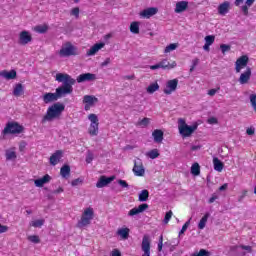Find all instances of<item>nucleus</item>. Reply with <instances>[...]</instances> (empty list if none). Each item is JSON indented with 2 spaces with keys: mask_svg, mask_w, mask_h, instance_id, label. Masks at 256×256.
<instances>
[{
  "mask_svg": "<svg viewBox=\"0 0 256 256\" xmlns=\"http://www.w3.org/2000/svg\"><path fill=\"white\" fill-rule=\"evenodd\" d=\"M246 133L247 135H255V128H247Z\"/></svg>",
  "mask_w": 256,
  "mask_h": 256,
  "instance_id": "obj_59",
  "label": "nucleus"
},
{
  "mask_svg": "<svg viewBox=\"0 0 256 256\" xmlns=\"http://www.w3.org/2000/svg\"><path fill=\"white\" fill-rule=\"evenodd\" d=\"M138 199L141 202L147 201L149 199V190L147 189L142 190L138 196Z\"/></svg>",
  "mask_w": 256,
  "mask_h": 256,
  "instance_id": "obj_37",
  "label": "nucleus"
},
{
  "mask_svg": "<svg viewBox=\"0 0 256 256\" xmlns=\"http://www.w3.org/2000/svg\"><path fill=\"white\" fill-rule=\"evenodd\" d=\"M235 249H243L244 251H246L247 253H253V247L251 246H247V245H239V246H235Z\"/></svg>",
  "mask_w": 256,
  "mask_h": 256,
  "instance_id": "obj_41",
  "label": "nucleus"
},
{
  "mask_svg": "<svg viewBox=\"0 0 256 256\" xmlns=\"http://www.w3.org/2000/svg\"><path fill=\"white\" fill-rule=\"evenodd\" d=\"M175 49H177V44H169L168 46H166L164 53H171V51H175Z\"/></svg>",
  "mask_w": 256,
  "mask_h": 256,
  "instance_id": "obj_43",
  "label": "nucleus"
},
{
  "mask_svg": "<svg viewBox=\"0 0 256 256\" xmlns=\"http://www.w3.org/2000/svg\"><path fill=\"white\" fill-rule=\"evenodd\" d=\"M59 55L60 57H71L72 55H77V48H75L71 42H66L59 50Z\"/></svg>",
  "mask_w": 256,
  "mask_h": 256,
  "instance_id": "obj_7",
  "label": "nucleus"
},
{
  "mask_svg": "<svg viewBox=\"0 0 256 256\" xmlns=\"http://www.w3.org/2000/svg\"><path fill=\"white\" fill-rule=\"evenodd\" d=\"M150 119L149 118H143L140 122L139 125H143V127H147L149 125Z\"/></svg>",
  "mask_w": 256,
  "mask_h": 256,
  "instance_id": "obj_53",
  "label": "nucleus"
},
{
  "mask_svg": "<svg viewBox=\"0 0 256 256\" xmlns=\"http://www.w3.org/2000/svg\"><path fill=\"white\" fill-rule=\"evenodd\" d=\"M251 75H252L251 67H247L246 70L240 74L238 83H240V85H247V83L251 81Z\"/></svg>",
  "mask_w": 256,
  "mask_h": 256,
  "instance_id": "obj_13",
  "label": "nucleus"
},
{
  "mask_svg": "<svg viewBox=\"0 0 256 256\" xmlns=\"http://www.w3.org/2000/svg\"><path fill=\"white\" fill-rule=\"evenodd\" d=\"M132 171L136 177H143V175H145V167L143 166V162H141V160L138 162L135 161Z\"/></svg>",
  "mask_w": 256,
  "mask_h": 256,
  "instance_id": "obj_15",
  "label": "nucleus"
},
{
  "mask_svg": "<svg viewBox=\"0 0 256 256\" xmlns=\"http://www.w3.org/2000/svg\"><path fill=\"white\" fill-rule=\"evenodd\" d=\"M250 103L252 105V108L254 109L256 113V94L250 95Z\"/></svg>",
  "mask_w": 256,
  "mask_h": 256,
  "instance_id": "obj_47",
  "label": "nucleus"
},
{
  "mask_svg": "<svg viewBox=\"0 0 256 256\" xmlns=\"http://www.w3.org/2000/svg\"><path fill=\"white\" fill-rule=\"evenodd\" d=\"M205 43L207 44V45H212V44H214L215 43V36H213V35H208V36H206L205 37Z\"/></svg>",
  "mask_w": 256,
  "mask_h": 256,
  "instance_id": "obj_45",
  "label": "nucleus"
},
{
  "mask_svg": "<svg viewBox=\"0 0 256 256\" xmlns=\"http://www.w3.org/2000/svg\"><path fill=\"white\" fill-rule=\"evenodd\" d=\"M97 79V75L93 73H83L80 74L75 81L77 83H85V81H95Z\"/></svg>",
  "mask_w": 256,
  "mask_h": 256,
  "instance_id": "obj_17",
  "label": "nucleus"
},
{
  "mask_svg": "<svg viewBox=\"0 0 256 256\" xmlns=\"http://www.w3.org/2000/svg\"><path fill=\"white\" fill-rule=\"evenodd\" d=\"M147 93H149L150 95H153V93H155V91H159V83L153 82L151 83L147 89H146Z\"/></svg>",
  "mask_w": 256,
  "mask_h": 256,
  "instance_id": "obj_33",
  "label": "nucleus"
},
{
  "mask_svg": "<svg viewBox=\"0 0 256 256\" xmlns=\"http://www.w3.org/2000/svg\"><path fill=\"white\" fill-rule=\"evenodd\" d=\"M51 181V177L49 174H45L42 178L34 180L35 187H43V185L49 183Z\"/></svg>",
  "mask_w": 256,
  "mask_h": 256,
  "instance_id": "obj_21",
  "label": "nucleus"
},
{
  "mask_svg": "<svg viewBox=\"0 0 256 256\" xmlns=\"http://www.w3.org/2000/svg\"><path fill=\"white\" fill-rule=\"evenodd\" d=\"M56 81L58 83H63L62 86L56 89L57 97H63L64 95H71L73 93V85H75L76 80L67 73H57Z\"/></svg>",
  "mask_w": 256,
  "mask_h": 256,
  "instance_id": "obj_1",
  "label": "nucleus"
},
{
  "mask_svg": "<svg viewBox=\"0 0 256 256\" xmlns=\"http://www.w3.org/2000/svg\"><path fill=\"white\" fill-rule=\"evenodd\" d=\"M83 183V180L81 178H77V179H74L72 182H71V185L72 187H77V185Z\"/></svg>",
  "mask_w": 256,
  "mask_h": 256,
  "instance_id": "obj_52",
  "label": "nucleus"
},
{
  "mask_svg": "<svg viewBox=\"0 0 256 256\" xmlns=\"http://www.w3.org/2000/svg\"><path fill=\"white\" fill-rule=\"evenodd\" d=\"M231 9V2L224 1L218 6V13L219 15L225 16L227 13H229Z\"/></svg>",
  "mask_w": 256,
  "mask_h": 256,
  "instance_id": "obj_19",
  "label": "nucleus"
},
{
  "mask_svg": "<svg viewBox=\"0 0 256 256\" xmlns=\"http://www.w3.org/2000/svg\"><path fill=\"white\" fill-rule=\"evenodd\" d=\"M159 13V8L157 7H149L144 10H142L139 15L141 19H151L154 15H157Z\"/></svg>",
  "mask_w": 256,
  "mask_h": 256,
  "instance_id": "obj_12",
  "label": "nucleus"
},
{
  "mask_svg": "<svg viewBox=\"0 0 256 256\" xmlns=\"http://www.w3.org/2000/svg\"><path fill=\"white\" fill-rule=\"evenodd\" d=\"M103 47H105V43H103V42L94 44V45L86 52L87 57H93V55H97V53H99V51H101V49H103Z\"/></svg>",
  "mask_w": 256,
  "mask_h": 256,
  "instance_id": "obj_18",
  "label": "nucleus"
},
{
  "mask_svg": "<svg viewBox=\"0 0 256 256\" xmlns=\"http://www.w3.org/2000/svg\"><path fill=\"white\" fill-rule=\"evenodd\" d=\"M33 41V36H31V33L27 30H24L20 32L18 43L19 45H29Z\"/></svg>",
  "mask_w": 256,
  "mask_h": 256,
  "instance_id": "obj_11",
  "label": "nucleus"
},
{
  "mask_svg": "<svg viewBox=\"0 0 256 256\" xmlns=\"http://www.w3.org/2000/svg\"><path fill=\"white\" fill-rule=\"evenodd\" d=\"M9 231V227L0 224V233H7Z\"/></svg>",
  "mask_w": 256,
  "mask_h": 256,
  "instance_id": "obj_56",
  "label": "nucleus"
},
{
  "mask_svg": "<svg viewBox=\"0 0 256 256\" xmlns=\"http://www.w3.org/2000/svg\"><path fill=\"white\" fill-rule=\"evenodd\" d=\"M219 89H221V88H217V89H210L209 91H208V95L210 96V97H214V95H216L217 94V91H219Z\"/></svg>",
  "mask_w": 256,
  "mask_h": 256,
  "instance_id": "obj_55",
  "label": "nucleus"
},
{
  "mask_svg": "<svg viewBox=\"0 0 256 256\" xmlns=\"http://www.w3.org/2000/svg\"><path fill=\"white\" fill-rule=\"evenodd\" d=\"M21 95H23V84L18 83L14 87L13 96L14 97H21Z\"/></svg>",
  "mask_w": 256,
  "mask_h": 256,
  "instance_id": "obj_32",
  "label": "nucleus"
},
{
  "mask_svg": "<svg viewBox=\"0 0 256 256\" xmlns=\"http://www.w3.org/2000/svg\"><path fill=\"white\" fill-rule=\"evenodd\" d=\"M213 165L214 170L218 171V173H221V171H223V167H225V164H223V162L217 157L213 158Z\"/></svg>",
  "mask_w": 256,
  "mask_h": 256,
  "instance_id": "obj_30",
  "label": "nucleus"
},
{
  "mask_svg": "<svg viewBox=\"0 0 256 256\" xmlns=\"http://www.w3.org/2000/svg\"><path fill=\"white\" fill-rule=\"evenodd\" d=\"M95 218V210L92 207H88L84 209L80 220L77 223V227L80 229L83 227H87V225H91V221Z\"/></svg>",
  "mask_w": 256,
  "mask_h": 256,
  "instance_id": "obj_4",
  "label": "nucleus"
},
{
  "mask_svg": "<svg viewBox=\"0 0 256 256\" xmlns=\"http://www.w3.org/2000/svg\"><path fill=\"white\" fill-rule=\"evenodd\" d=\"M173 217V211H168L164 217V223H169L171 221V218Z\"/></svg>",
  "mask_w": 256,
  "mask_h": 256,
  "instance_id": "obj_49",
  "label": "nucleus"
},
{
  "mask_svg": "<svg viewBox=\"0 0 256 256\" xmlns=\"http://www.w3.org/2000/svg\"><path fill=\"white\" fill-rule=\"evenodd\" d=\"M111 63V58H106L105 61L101 63V67H107Z\"/></svg>",
  "mask_w": 256,
  "mask_h": 256,
  "instance_id": "obj_57",
  "label": "nucleus"
},
{
  "mask_svg": "<svg viewBox=\"0 0 256 256\" xmlns=\"http://www.w3.org/2000/svg\"><path fill=\"white\" fill-rule=\"evenodd\" d=\"M178 129L182 137H191V135L197 131V125L189 126L185 120L180 119Z\"/></svg>",
  "mask_w": 256,
  "mask_h": 256,
  "instance_id": "obj_6",
  "label": "nucleus"
},
{
  "mask_svg": "<svg viewBox=\"0 0 256 256\" xmlns=\"http://www.w3.org/2000/svg\"><path fill=\"white\" fill-rule=\"evenodd\" d=\"M25 131V127L19 122L11 121L6 124L2 131V135H21Z\"/></svg>",
  "mask_w": 256,
  "mask_h": 256,
  "instance_id": "obj_3",
  "label": "nucleus"
},
{
  "mask_svg": "<svg viewBox=\"0 0 256 256\" xmlns=\"http://www.w3.org/2000/svg\"><path fill=\"white\" fill-rule=\"evenodd\" d=\"M130 32L134 35H138L139 33V22L134 21L130 24Z\"/></svg>",
  "mask_w": 256,
  "mask_h": 256,
  "instance_id": "obj_39",
  "label": "nucleus"
},
{
  "mask_svg": "<svg viewBox=\"0 0 256 256\" xmlns=\"http://www.w3.org/2000/svg\"><path fill=\"white\" fill-rule=\"evenodd\" d=\"M112 256H121V251H119L118 249H114L112 251Z\"/></svg>",
  "mask_w": 256,
  "mask_h": 256,
  "instance_id": "obj_63",
  "label": "nucleus"
},
{
  "mask_svg": "<svg viewBox=\"0 0 256 256\" xmlns=\"http://www.w3.org/2000/svg\"><path fill=\"white\" fill-rule=\"evenodd\" d=\"M60 175L63 177V179H69L71 175V166L65 164L64 166L61 167L60 169Z\"/></svg>",
  "mask_w": 256,
  "mask_h": 256,
  "instance_id": "obj_27",
  "label": "nucleus"
},
{
  "mask_svg": "<svg viewBox=\"0 0 256 256\" xmlns=\"http://www.w3.org/2000/svg\"><path fill=\"white\" fill-rule=\"evenodd\" d=\"M158 251H163V235L159 238Z\"/></svg>",
  "mask_w": 256,
  "mask_h": 256,
  "instance_id": "obj_54",
  "label": "nucleus"
},
{
  "mask_svg": "<svg viewBox=\"0 0 256 256\" xmlns=\"http://www.w3.org/2000/svg\"><path fill=\"white\" fill-rule=\"evenodd\" d=\"M147 209H149V204L143 203L140 204L138 207L132 208L128 212V215L129 217H135V215H139V213H143L144 211H147Z\"/></svg>",
  "mask_w": 256,
  "mask_h": 256,
  "instance_id": "obj_16",
  "label": "nucleus"
},
{
  "mask_svg": "<svg viewBox=\"0 0 256 256\" xmlns=\"http://www.w3.org/2000/svg\"><path fill=\"white\" fill-rule=\"evenodd\" d=\"M98 102H99V99L95 96L85 95L83 97V103L87 105H91L92 107L95 105V103H98Z\"/></svg>",
  "mask_w": 256,
  "mask_h": 256,
  "instance_id": "obj_26",
  "label": "nucleus"
},
{
  "mask_svg": "<svg viewBox=\"0 0 256 256\" xmlns=\"http://www.w3.org/2000/svg\"><path fill=\"white\" fill-rule=\"evenodd\" d=\"M6 159H7V161L17 159V153L13 150H7L6 151Z\"/></svg>",
  "mask_w": 256,
  "mask_h": 256,
  "instance_id": "obj_40",
  "label": "nucleus"
},
{
  "mask_svg": "<svg viewBox=\"0 0 256 256\" xmlns=\"http://www.w3.org/2000/svg\"><path fill=\"white\" fill-rule=\"evenodd\" d=\"M209 219V213H206L198 223V229H205V226L207 225V220Z\"/></svg>",
  "mask_w": 256,
  "mask_h": 256,
  "instance_id": "obj_36",
  "label": "nucleus"
},
{
  "mask_svg": "<svg viewBox=\"0 0 256 256\" xmlns=\"http://www.w3.org/2000/svg\"><path fill=\"white\" fill-rule=\"evenodd\" d=\"M248 63H249V56L247 55L240 56L235 62L236 73H241V70L245 69Z\"/></svg>",
  "mask_w": 256,
  "mask_h": 256,
  "instance_id": "obj_9",
  "label": "nucleus"
},
{
  "mask_svg": "<svg viewBox=\"0 0 256 256\" xmlns=\"http://www.w3.org/2000/svg\"><path fill=\"white\" fill-rule=\"evenodd\" d=\"M208 123H210V125H215L217 124V118L215 117H211L208 119Z\"/></svg>",
  "mask_w": 256,
  "mask_h": 256,
  "instance_id": "obj_60",
  "label": "nucleus"
},
{
  "mask_svg": "<svg viewBox=\"0 0 256 256\" xmlns=\"http://www.w3.org/2000/svg\"><path fill=\"white\" fill-rule=\"evenodd\" d=\"M255 3V0H246L245 5L242 6V12L245 17L249 15V7H251Z\"/></svg>",
  "mask_w": 256,
  "mask_h": 256,
  "instance_id": "obj_31",
  "label": "nucleus"
},
{
  "mask_svg": "<svg viewBox=\"0 0 256 256\" xmlns=\"http://www.w3.org/2000/svg\"><path fill=\"white\" fill-rule=\"evenodd\" d=\"M63 158V150H57L50 156V164L53 166L57 165L59 161Z\"/></svg>",
  "mask_w": 256,
  "mask_h": 256,
  "instance_id": "obj_20",
  "label": "nucleus"
},
{
  "mask_svg": "<svg viewBox=\"0 0 256 256\" xmlns=\"http://www.w3.org/2000/svg\"><path fill=\"white\" fill-rule=\"evenodd\" d=\"M34 31L36 33H40V34H43L45 33L46 31H49V26L47 24H43V25H37L34 27Z\"/></svg>",
  "mask_w": 256,
  "mask_h": 256,
  "instance_id": "obj_35",
  "label": "nucleus"
},
{
  "mask_svg": "<svg viewBox=\"0 0 256 256\" xmlns=\"http://www.w3.org/2000/svg\"><path fill=\"white\" fill-rule=\"evenodd\" d=\"M93 161V154H88L86 157V163H91Z\"/></svg>",
  "mask_w": 256,
  "mask_h": 256,
  "instance_id": "obj_64",
  "label": "nucleus"
},
{
  "mask_svg": "<svg viewBox=\"0 0 256 256\" xmlns=\"http://www.w3.org/2000/svg\"><path fill=\"white\" fill-rule=\"evenodd\" d=\"M124 79H126V81H133L135 80V74L124 76Z\"/></svg>",
  "mask_w": 256,
  "mask_h": 256,
  "instance_id": "obj_61",
  "label": "nucleus"
},
{
  "mask_svg": "<svg viewBox=\"0 0 256 256\" xmlns=\"http://www.w3.org/2000/svg\"><path fill=\"white\" fill-rule=\"evenodd\" d=\"M112 181H115V176H101L96 183V187L98 189H103V187H107V185H109V183H112Z\"/></svg>",
  "mask_w": 256,
  "mask_h": 256,
  "instance_id": "obj_14",
  "label": "nucleus"
},
{
  "mask_svg": "<svg viewBox=\"0 0 256 256\" xmlns=\"http://www.w3.org/2000/svg\"><path fill=\"white\" fill-rule=\"evenodd\" d=\"M177 85H179V80H169L166 83V87L164 88L163 93H165V95H171L172 93H175V91H177Z\"/></svg>",
  "mask_w": 256,
  "mask_h": 256,
  "instance_id": "obj_10",
  "label": "nucleus"
},
{
  "mask_svg": "<svg viewBox=\"0 0 256 256\" xmlns=\"http://www.w3.org/2000/svg\"><path fill=\"white\" fill-rule=\"evenodd\" d=\"M190 223L191 222L189 220L187 222H185V224L182 226V229L179 232V235H183V233H185V231H187V229L189 228Z\"/></svg>",
  "mask_w": 256,
  "mask_h": 256,
  "instance_id": "obj_50",
  "label": "nucleus"
},
{
  "mask_svg": "<svg viewBox=\"0 0 256 256\" xmlns=\"http://www.w3.org/2000/svg\"><path fill=\"white\" fill-rule=\"evenodd\" d=\"M220 49L223 55H225V53H227L228 51H231V46L227 44H221Z\"/></svg>",
  "mask_w": 256,
  "mask_h": 256,
  "instance_id": "obj_46",
  "label": "nucleus"
},
{
  "mask_svg": "<svg viewBox=\"0 0 256 256\" xmlns=\"http://www.w3.org/2000/svg\"><path fill=\"white\" fill-rule=\"evenodd\" d=\"M191 173H192V175H195V176L201 175V166H199V163L196 162V163L192 164Z\"/></svg>",
  "mask_w": 256,
  "mask_h": 256,
  "instance_id": "obj_38",
  "label": "nucleus"
},
{
  "mask_svg": "<svg viewBox=\"0 0 256 256\" xmlns=\"http://www.w3.org/2000/svg\"><path fill=\"white\" fill-rule=\"evenodd\" d=\"M130 229L125 227V228H120L117 230V235H119V237H121V239H123L124 241L129 239V233H130Z\"/></svg>",
  "mask_w": 256,
  "mask_h": 256,
  "instance_id": "obj_28",
  "label": "nucleus"
},
{
  "mask_svg": "<svg viewBox=\"0 0 256 256\" xmlns=\"http://www.w3.org/2000/svg\"><path fill=\"white\" fill-rule=\"evenodd\" d=\"M159 155H161L159 153V149L154 148L148 152H146V157H148L149 159H157V157H159Z\"/></svg>",
  "mask_w": 256,
  "mask_h": 256,
  "instance_id": "obj_34",
  "label": "nucleus"
},
{
  "mask_svg": "<svg viewBox=\"0 0 256 256\" xmlns=\"http://www.w3.org/2000/svg\"><path fill=\"white\" fill-rule=\"evenodd\" d=\"M65 111V105L62 103H54L48 107L46 114L42 118V123H47V121H53V119H59L61 114Z\"/></svg>",
  "mask_w": 256,
  "mask_h": 256,
  "instance_id": "obj_2",
  "label": "nucleus"
},
{
  "mask_svg": "<svg viewBox=\"0 0 256 256\" xmlns=\"http://www.w3.org/2000/svg\"><path fill=\"white\" fill-rule=\"evenodd\" d=\"M57 99H59L57 93H46L43 96L44 103H51L53 101H57Z\"/></svg>",
  "mask_w": 256,
  "mask_h": 256,
  "instance_id": "obj_29",
  "label": "nucleus"
},
{
  "mask_svg": "<svg viewBox=\"0 0 256 256\" xmlns=\"http://www.w3.org/2000/svg\"><path fill=\"white\" fill-rule=\"evenodd\" d=\"M28 241H30L31 243H36V244L41 243V239L37 235L28 236Z\"/></svg>",
  "mask_w": 256,
  "mask_h": 256,
  "instance_id": "obj_44",
  "label": "nucleus"
},
{
  "mask_svg": "<svg viewBox=\"0 0 256 256\" xmlns=\"http://www.w3.org/2000/svg\"><path fill=\"white\" fill-rule=\"evenodd\" d=\"M118 183H119L123 188L129 187V184H128L127 181H125V180H118Z\"/></svg>",
  "mask_w": 256,
  "mask_h": 256,
  "instance_id": "obj_58",
  "label": "nucleus"
},
{
  "mask_svg": "<svg viewBox=\"0 0 256 256\" xmlns=\"http://www.w3.org/2000/svg\"><path fill=\"white\" fill-rule=\"evenodd\" d=\"M191 256H209V251L205 249H200L198 253H194Z\"/></svg>",
  "mask_w": 256,
  "mask_h": 256,
  "instance_id": "obj_48",
  "label": "nucleus"
},
{
  "mask_svg": "<svg viewBox=\"0 0 256 256\" xmlns=\"http://www.w3.org/2000/svg\"><path fill=\"white\" fill-rule=\"evenodd\" d=\"M160 65V69H175L177 67V62L173 61L169 63V60L163 59L162 61L158 62Z\"/></svg>",
  "mask_w": 256,
  "mask_h": 256,
  "instance_id": "obj_22",
  "label": "nucleus"
},
{
  "mask_svg": "<svg viewBox=\"0 0 256 256\" xmlns=\"http://www.w3.org/2000/svg\"><path fill=\"white\" fill-rule=\"evenodd\" d=\"M88 119L90 121L88 133L91 137H97L99 135V117L92 113L88 115Z\"/></svg>",
  "mask_w": 256,
  "mask_h": 256,
  "instance_id": "obj_5",
  "label": "nucleus"
},
{
  "mask_svg": "<svg viewBox=\"0 0 256 256\" xmlns=\"http://www.w3.org/2000/svg\"><path fill=\"white\" fill-rule=\"evenodd\" d=\"M43 225H45V220L44 219L34 220V221L31 222L32 227H43Z\"/></svg>",
  "mask_w": 256,
  "mask_h": 256,
  "instance_id": "obj_42",
  "label": "nucleus"
},
{
  "mask_svg": "<svg viewBox=\"0 0 256 256\" xmlns=\"http://www.w3.org/2000/svg\"><path fill=\"white\" fill-rule=\"evenodd\" d=\"M70 15H72L73 17H76V19H78L79 17V7H75L70 11Z\"/></svg>",
  "mask_w": 256,
  "mask_h": 256,
  "instance_id": "obj_51",
  "label": "nucleus"
},
{
  "mask_svg": "<svg viewBox=\"0 0 256 256\" xmlns=\"http://www.w3.org/2000/svg\"><path fill=\"white\" fill-rule=\"evenodd\" d=\"M189 7V2L187 1H180L176 3L175 13H183V11H187Z\"/></svg>",
  "mask_w": 256,
  "mask_h": 256,
  "instance_id": "obj_25",
  "label": "nucleus"
},
{
  "mask_svg": "<svg viewBox=\"0 0 256 256\" xmlns=\"http://www.w3.org/2000/svg\"><path fill=\"white\" fill-rule=\"evenodd\" d=\"M0 77H4V79H7L8 81L11 79H15L17 77V71L15 70H4L0 72Z\"/></svg>",
  "mask_w": 256,
  "mask_h": 256,
  "instance_id": "obj_23",
  "label": "nucleus"
},
{
  "mask_svg": "<svg viewBox=\"0 0 256 256\" xmlns=\"http://www.w3.org/2000/svg\"><path fill=\"white\" fill-rule=\"evenodd\" d=\"M163 135L164 133L161 129H156L152 132V137L155 143H163Z\"/></svg>",
  "mask_w": 256,
  "mask_h": 256,
  "instance_id": "obj_24",
  "label": "nucleus"
},
{
  "mask_svg": "<svg viewBox=\"0 0 256 256\" xmlns=\"http://www.w3.org/2000/svg\"><path fill=\"white\" fill-rule=\"evenodd\" d=\"M227 187H229V184L225 183L218 188V191H227Z\"/></svg>",
  "mask_w": 256,
  "mask_h": 256,
  "instance_id": "obj_62",
  "label": "nucleus"
},
{
  "mask_svg": "<svg viewBox=\"0 0 256 256\" xmlns=\"http://www.w3.org/2000/svg\"><path fill=\"white\" fill-rule=\"evenodd\" d=\"M141 250L142 256H151V238L148 235H144L142 238Z\"/></svg>",
  "mask_w": 256,
  "mask_h": 256,
  "instance_id": "obj_8",
  "label": "nucleus"
}]
</instances>
